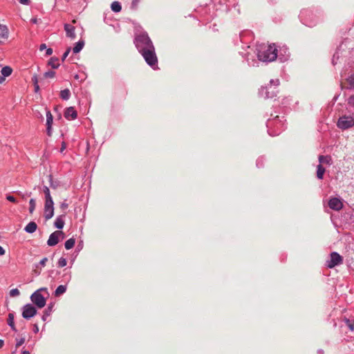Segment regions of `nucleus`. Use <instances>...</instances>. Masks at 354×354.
Wrapping results in <instances>:
<instances>
[{
	"mask_svg": "<svg viewBox=\"0 0 354 354\" xmlns=\"http://www.w3.org/2000/svg\"><path fill=\"white\" fill-rule=\"evenodd\" d=\"M286 120L283 115H275L270 118L266 122L268 133L271 136H275L281 133L286 128Z\"/></svg>",
	"mask_w": 354,
	"mask_h": 354,
	"instance_id": "1",
	"label": "nucleus"
},
{
	"mask_svg": "<svg viewBox=\"0 0 354 354\" xmlns=\"http://www.w3.org/2000/svg\"><path fill=\"white\" fill-rule=\"evenodd\" d=\"M257 51L258 59L262 62H270L277 57V49L274 44L260 46Z\"/></svg>",
	"mask_w": 354,
	"mask_h": 354,
	"instance_id": "2",
	"label": "nucleus"
},
{
	"mask_svg": "<svg viewBox=\"0 0 354 354\" xmlns=\"http://www.w3.org/2000/svg\"><path fill=\"white\" fill-rule=\"evenodd\" d=\"M133 43L140 53L147 50V49L154 47L152 41L147 32L137 35L134 38Z\"/></svg>",
	"mask_w": 354,
	"mask_h": 354,
	"instance_id": "3",
	"label": "nucleus"
},
{
	"mask_svg": "<svg viewBox=\"0 0 354 354\" xmlns=\"http://www.w3.org/2000/svg\"><path fill=\"white\" fill-rule=\"evenodd\" d=\"M279 79L270 80V83L267 86H261L259 89V95L265 99L275 97L278 92L277 86L279 85Z\"/></svg>",
	"mask_w": 354,
	"mask_h": 354,
	"instance_id": "4",
	"label": "nucleus"
},
{
	"mask_svg": "<svg viewBox=\"0 0 354 354\" xmlns=\"http://www.w3.org/2000/svg\"><path fill=\"white\" fill-rule=\"evenodd\" d=\"M140 54L149 66L153 69L158 68V57L156 53L155 47L147 49V50L140 53Z\"/></svg>",
	"mask_w": 354,
	"mask_h": 354,
	"instance_id": "5",
	"label": "nucleus"
},
{
	"mask_svg": "<svg viewBox=\"0 0 354 354\" xmlns=\"http://www.w3.org/2000/svg\"><path fill=\"white\" fill-rule=\"evenodd\" d=\"M41 292H45L47 296L49 295L46 288H41L34 292L30 296L32 302L39 308H42L46 304V299L41 295Z\"/></svg>",
	"mask_w": 354,
	"mask_h": 354,
	"instance_id": "6",
	"label": "nucleus"
},
{
	"mask_svg": "<svg viewBox=\"0 0 354 354\" xmlns=\"http://www.w3.org/2000/svg\"><path fill=\"white\" fill-rule=\"evenodd\" d=\"M343 261V257L339 253L333 252L330 254V259L326 261V266L328 268H333L342 264Z\"/></svg>",
	"mask_w": 354,
	"mask_h": 354,
	"instance_id": "7",
	"label": "nucleus"
},
{
	"mask_svg": "<svg viewBox=\"0 0 354 354\" xmlns=\"http://www.w3.org/2000/svg\"><path fill=\"white\" fill-rule=\"evenodd\" d=\"M338 128L345 130L354 126V118L350 115H343L337 121Z\"/></svg>",
	"mask_w": 354,
	"mask_h": 354,
	"instance_id": "8",
	"label": "nucleus"
},
{
	"mask_svg": "<svg viewBox=\"0 0 354 354\" xmlns=\"http://www.w3.org/2000/svg\"><path fill=\"white\" fill-rule=\"evenodd\" d=\"M37 314V309L30 304L22 307V317L26 319H30Z\"/></svg>",
	"mask_w": 354,
	"mask_h": 354,
	"instance_id": "9",
	"label": "nucleus"
},
{
	"mask_svg": "<svg viewBox=\"0 0 354 354\" xmlns=\"http://www.w3.org/2000/svg\"><path fill=\"white\" fill-rule=\"evenodd\" d=\"M60 236L62 239L64 238V234L62 231L57 230L52 233L47 241L48 245L54 246L57 245L59 241Z\"/></svg>",
	"mask_w": 354,
	"mask_h": 354,
	"instance_id": "10",
	"label": "nucleus"
},
{
	"mask_svg": "<svg viewBox=\"0 0 354 354\" xmlns=\"http://www.w3.org/2000/svg\"><path fill=\"white\" fill-rule=\"evenodd\" d=\"M54 215V202L53 201H46L44 204V217L46 220H49Z\"/></svg>",
	"mask_w": 354,
	"mask_h": 354,
	"instance_id": "11",
	"label": "nucleus"
},
{
	"mask_svg": "<svg viewBox=\"0 0 354 354\" xmlns=\"http://www.w3.org/2000/svg\"><path fill=\"white\" fill-rule=\"evenodd\" d=\"M343 206L342 202L338 198H331L328 201V207L333 210L339 211L343 208Z\"/></svg>",
	"mask_w": 354,
	"mask_h": 354,
	"instance_id": "12",
	"label": "nucleus"
},
{
	"mask_svg": "<svg viewBox=\"0 0 354 354\" xmlns=\"http://www.w3.org/2000/svg\"><path fill=\"white\" fill-rule=\"evenodd\" d=\"M64 118L68 120H75L77 117V113L73 106L68 107L64 113Z\"/></svg>",
	"mask_w": 354,
	"mask_h": 354,
	"instance_id": "13",
	"label": "nucleus"
},
{
	"mask_svg": "<svg viewBox=\"0 0 354 354\" xmlns=\"http://www.w3.org/2000/svg\"><path fill=\"white\" fill-rule=\"evenodd\" d=\"M75 29V27L71 24H64V30L66 31V36L72 39L76 37Z\"/></svg>",
	"mask_w": 354,
	"mask_h": 354,
	"instance_id": "14",
	"label": "nucleus"
},
{
	"mask_svg": "<svg viewBox=\"0 0 354 354\" xmlns=\"http://www.w3.org/2000/svg\"><path fill=\"white\" fill-rule=\"evenodd\" d=\"M8 29L6 26L0 24V43L8 38Z\"/></svg>",
	"mask_w": 354,
	"mask_h": 354,
	"instance_id": "15",
	"label": "nucleus"
},
{
	"mask_svg": "<svg viewBox=\"0 0 354 354\" xmlns=\"http://www.w3.org/2000/svg\"><path fill=\"white\" fill-rule=\"evenodd\" d=\"M53 117L50 111H46V126L47 133L48 136L51 134V127L53 124Z\"/></svg>",
	"mask_w": 354,
	"mask_h": 354,
	"instance_id": "16",
	"label": "nucleus"
},
{
	"mask_svg": "<svg viewBox=\"0 0 354 354\" xmlns=\"http://www.w3.org/2000/svg\"><path fill=\"white\" fill-rule=\"evenodd\" d=\"M37 228V223L34 221H31L26 225V226L24 227V230L27 233L32 234L36 231Z\"/></svg>",
	"mask_w": 354,
	"mask_h": 354,
	"instance_id": "17",
	"label": "nucleus"
},
{
	"mask_svg": "<svg viewBox=\"0 0 354 354\" xmlns=\"http://www.w3.org/2000/svg\"><path fill=\"white\" fill-rule=\"evenodd\" d=\"M64 216H65V214H63V215H60L58 217H57V218L55 219V223H54L55 227H57V229H59V230H61L64 227Z\"/></svg>",
	"mask_w": 354,
	"mask_h": 354,
	"instance_id": "18",
	"label": "nucleus"
},
{
	"mask_svg": "<svg viewBox=\"0 0 354 354\" xmlns=\"http://www.w3.org/2000/svg\"><path fill=\"white\" fill-rule=\"evenodd\" d=\"M325 168L321 165H318L317 167V177L318 179H323L324 178V174L325 173Z\"/></svg>",
	"mask_w": 354,
	"mask_h": 354,
	"instance_id": "19",
	"label": "nucleus"
},
{
	"mask_svg": "<svg viewBox=\"0 0 354 354\" xmlns=\"http://www.w3.org/2000/svg\"><path fill=\"white\" fill-rule=\"evenodd\" d=\"M8 324L9 325V326L11 328V329L13 331H15V332L17 331V329H16V327L15 325V322H14V314L13 313L8 314Z\"/></svg>",
	"mask_w": 354,
	"mask_h": 354,
	"instance_id": "20",
	"label": "nucleus"
},
{
	"mask_svg": "<svg viewBox=\"0 0 354 354\" xmlns=\"http://www.w3.org/2000/svg\"><path fill=\"white\" fill-rule=\"evenodd\" d=\"M66 291V285H60L56 288L54 295L55 297H59L60 295L64 294Z\"/></svg>",
	"mask_w": 354,
	"mask_h": 354,
	"instance_id": "21",
	"label": "nucleus"
},
{
	"mask_svg": "<svg viewBox=\"0 0 354 354\" xmlns=\"http://www.w3.org/2000/svg\"><path fill=\"white\" fill-rule=\"evenodd\" d=\"M331 157L330 156H323V155H320L319 156V163L322 165V163H326V164H328V165H330L331 164Z\"/></svg>",
	"mask_w": 354,
	"mask_h": 354,
	"instance_id": "22",
	"label": "nucleus"
},
{
	"mask_svg": "<svg viewBox=\"0 0 354 354\" xmlns=\"http://www.w3.org/2000/svg\"><path fill=\"white\" fill-rule=\"evenodd\" d=\"M84 46V41L83 40L79 41L77 42L75 45V46L73 48V51L74 53H78L82 50Z\"/></svg>",
	"mask_w": 354,
	"mask_h": 354,
	"instance_id": "23",
	"label": "nucleus"
},
{
	"mask_svg": "<svg viewBox=\"0 0 354 354\" xmlns=\"http://www.w3.org/2000/svg\"><path fill=\"white\" fill-rule=\"evenodd\" d=\"M12 69L8 66H3L1 68V73L3 77H8L12 74Z\"/></svg>",
	"mask_w": 354,
	"mask_h": 354,
	"instance_id": "24",
	"label": "nucleus"
},
{
	"mask_svg": "<svg viewBox=\"0 0 354 354\" xmlns=\"http://www.w3.org/2000/svg\"><path fill=\"white\" fill-rule=\"evenodd\" d=\"M53 308V304H50L48 308L44 310L41 319L44 322L46 320V318L50 316Z\"/></svg>",
	"mask_w": 354,
	"mask_h": 354,
	"instance_id": "25",
	"label": "nucleus"
},
{
	"mask_svg": "<svg viewBox=\"0 0 354 354\" xmlns=\"http://www.w3.org/2000/svg\"><path fill=\"white\" fill-rule=\"evenodd\" d=\"M48 65L53 68H57L59 66V59L57 57H51L48 61Z\"/></svg>",
	"mask_w": 354,
	"mask_h": 354,
	"instance_id": "26",
	"label": "nucleus"
},
{
	"mask_svg": "<svg viewBox=\"0 0 354 354\" xmlns=\"http://www.w3.org/2000/svg\"><path fill=\"white\" fill-rule=\"evenodd\" d=\"M112 11L115 12H119L122 10V6L118 1H113L111 5Z\"/></svg>",
	"mask_w": 354,
	"mask_h": 354,
	"instance_id": "27",
	"label": "nucleus"
},
{
	"mask_svg": "<svg viewBox=\"0 0 354 354\" xmlns=\"http://www.w3.org/2000/svg\"><path fill=\"white\" fill-rule=\"evenodd\" d=\"M70 96H71V92H70L69 89L66 88V89L61 91L60 97L62 100H67L69 99Z\"/></svg>",
	"mask_w": 354,
	"mask_h": 354,
	"instance_id": "28",
	"label": "nucleus"
},
{
	"mask_svg": "<svg viewBox=\"0 0 354 354\" xmlns=\"http://www.w3.org/2000/svg\"><path fill=\"white\" fill-rule=\"evenodd\" d=\"M48 178H49L50 187L53 189H56L59 186V182L57 180H53V178L52 175H49Z\"/></svg>",
	"mask_w": 354,
	"mask_h": 354,
	"instance_id": "29",
	"label": "nucleus"
},
{
	"mask_svg": "<svg viewBox=\"0 0 354 354\" xmlns=\"http://www.w3.org/2000/svg\"><path fill=\"white\" fill-rule=\"evenodd\" d=\"M75 243V239L74 238H71L65 242V243H64L65 248L66 250H70L74 247Z\"/></svg>",
	"mask_w": 354,
	"mask_h": 354,
	"instance_id": "30",
	"label": "nucleus"
},
{
	"mask_svg": "<svg viewBox=\"0 0 354 354\" xmlns=\"http://www.w3.org/2000/svg\"><path fill=\"white\" fill-rule=\"evenodd\" d=\"M43 192L45 195V201H52L53 198L50 193V189L47 186H44L43 187Z\"/></svg>",
	"mask_w": 354,
	"mask_h": 354,
	"instance_id": "31",
	"label": "nucleus"
},
{
	"mask_svg": "<svg viewBox=\"0 0 354 354\" xmlns=\"http://www.w3.org/2000/svg\"><path fill=\"white\" fill-rule=\"evenodd\" d=\"M347 82L348 84V88L354 90V74H352L347 78Z\"/></svg>",
	"mask_w": 354,
	"mask_h": 354,
	"instance_id": "32",
	"label": "nucleus"
},
{
	"mask_svg": "<svg viewBox=\"0 0 354 354\" xmlns=\"http://www.w3.org/2000/svg\"><path fill=\"white\" fill-rule=\"evenodd\" d=\"M36 206L35 200L34 198H31L29 201V212L32 214L35 211Z\"/></svg>",
	"mask_w": 354,
	"mask_h": 354,
	"instance_id": "33",
	"label": "nucleus"
},
{
	"mask_svg": "<svg viewBox=\"0 0 354 354\" xmlns=\"http://www.w3.org/2000/svg\"><path fill=\"white\" fill-rule=\"evenodd\" d=\"M9 295L11 297H15L20 295V292L17 288H14L10 290Z\"/></svg>",
	"mask_w": 354,
	"mask_h": 354,
	"instance_id": "34",
	"label": "nucleus"
},
{
	"mask_svg": "<svg viewBox=\"0 0 354 354\" xmlns=\"http://www.w3.org/2000/svg\"><path fill=\"white\" fill-rule=\"evenodd\" d=\"M141 0H132L131 4V9L136 10H137L139 3H140Z\"/></svg>",
	"mask_w": 354,
	"mask_h": 354,
	"instance_id": "35",
	"label": "nucleus"
},
{
	"mask_svg": "<svg viewBox=\"0 0 354 354\" xmlns=\"http://www.w3.org/2000/svg\"><path fill=\"white\" fill-rule=\"evenodd\" d=\"M66 263H67V261H66V259L65 258H64V257H61V258L59 259L58 262H57V265H58V266H59V267H60V268H63V267L66 266Z\"/></svg>",
	"mask_w": 354,
	"mask_h": 354,
	"instance_id": "36",
	"label": "nucleus"
},
{
	"mask_svg": "<svg viewBox=\"0 0 354 354\" xmlns=\"http://www.w3.org/2000/svg\"><path fill=\"white\" fill-rule=\"evenodd\" d=\"M44 75L46 78H53L55 75V72L53 71H48L46 72Z\"/></svg>",
	"mask_w": 354,
	"mask_h": 354,
	"instance_id": "37",
	"label": "nucleus"
},
{
	"mask_svg": "<svg viewBox=\"0 0 354 354\" xmlns=\"http://www.w3.org/2000/svg\"><path fill=\"white\" fill-rule=\"evenodd\" d=\"M48 261V258L44 257L43 258L39 263L38 265H36V268H39V266H41V267H44L46 266V262Z\"/></svg>",
	"mask_w": 354,
	"mask_h": 354,
	"instance_id": "38",
	"label": "nucleus"
},
{
	"mask_svg": "<svg viewBox=\"0 0 354 354\" xmlns=\"http://www.w3.org/2000/svg\"><path fill=\"white\" fill-rule=\"evenodd\" d=\"M25 342V338L24 337H21L20 339H17V342H16V347H19L20 346H21Z\"/></svg>",
	"mask_w": 354,
	"mask_h": 354,
	"instance_id": "39",
	"label": "nucleus"
},
{
	"mask_svg": "<svg viewBox=\"0 0 354 354\" xmlns=\"http://www.w3.org/2000/svg\"><path fill=\"white\" fill-rule=\"evenodd\" d=\"M71 50V48L70 47H68L66 52L63 54L62 55V60L64 62L65 60V59L67 57V56L68 55V54L70 53Z\"/></svg>",
	"mask_w": 354,
	"mask_h": 354,
	"instance_id": "40",
	"label": "nucleus"
},
{
	"mask_svg": "<svg viewBox=\"0 0 354 354\" xmlns=\"http://www.w3.org/2000/svg\"><path fill=\"white\" fill-rule=\"evenodd\" d=\"M6 199L8 201H9L10 202H12V203H17V199L13 196H12V195H7L6 196Z\"/></svg>",
	"mask_w": 354,
	"mask_h": 354,
	"instance_id": "41",
	"label": "nucleus"
},
{
	"mask_svg": "<svg viewBox=\"0 0 354 354\" xmlns=\"http://www.w3.org/2000/svg\"><path fill=\"white\" fill-rule=\"evenodd\" d=\"M68 204L65 201L62 202L61 204H60V208L62 209V210H65L68 208Z\"/></svg>",
	"mask_w": 354,
	"mask_h": 354,
	"instance_id": "42",
	"label": "nucleus"
},
{
	"mask_svg": "<svg viewBox=\"0 0 354 354\" xmlns=\"http://www.w3.org/2000/svg\"><path fill=\"white\" fill-rule=\"evenodd\" d=\"M19 1L23 5H28L30 3V0H19Z\"/></svg>",
	"mask_w": 354,
	"mask_h": 354,
	"instance_id": "43",
	"label": "nucleus"
},
{
	"mask_svg": "<svg viewBox=\"0 0 354 354\" xmlns=\"http://www.w3.org/2000/svg\"><path fill=\"white\" fill-rule=\"evenodd\" d=\"M32 82H33L34 85H35V84H38V80H37V75H34V76L32 77Z\"/></svg>",
	"mask_w": 354,
	"mask_h": 354,
	"instance_id": "44",
	"label": "nucleus"
},
{
	"mask_svg": "<svg viewBox=\"0 0 354 354\" xmlns=\"http://www.w3.org/2000/svg\"><path fill=\"white\" fill-rule=\"evenodd\" d=\"M39 331V327H38V325L37 324H34V326H33V332L35 333H38Z\"/></svg>",
	"mask_w": 354,
	"mask_h": 354,
	"instance_id": "45",
	"label": "nucleus"
},
{
	"mask_svg": "<svg viewBox=\"0 0 354 354\" xmlns=\"http://www.w3.org/2000/svg\"><path fill=\"white\" fill-rule=\"evenodd\" d=\"M348 103L354 105V96L352 95L348 98Z\"/></svg>",
	"mask_w": 354,
	"mask_h": 354,
	"instance_id": "46",
	"label": "nucleus"
},
{
	"mask_svg": "<svg viewBox=\"0 0 354 354\" xmlns=\"http://www.w3.org/2000/svg\"><path fill=\"white\" fill-rule=\"evenodd\" d=\"M52 53H53V49L52 48H48L46 50V55H52Z\"/></svg>",
	"mask_w": 354,
	"mask_h": 354,
	"instance_id": "47",
	"label": "nucleus"
},
{
	"mask_svg": "<svg viewBox=\"0 0 354 354\" xmlns=\"http://www.w3.org/2000/svg\"><path fill=\"white\" fill-rule=\"evenodd\" d=\"M6 253L5 250L0 245V255H4Z\"/></svg>",
	"mask_w": 354,
	"mask_h": 354,
	"instance_id": "48",
	"label": "nucleus"
},
{
	"mask_svg": "<svg viewBox=\"0 0 354 354\" xmlns=\"http://www.w3.org/2000/svg\"><path fill=\"white\" fill-rule=\"evenodd\" d=\"M34 86H35V92H38V91H39V85H38V84H35Z\"/></svg>",
	"mask_w": 354,
	"mask_h": 354,
	"instance_id": "49",
	"label": "nucleus"
},
{
	"mask_svg": "<svg viewBox=\"0 0 354 354\" xmlns=\"http://www.w3.org/2000/svg\"><path fill=\"white\" fill-rule=\"evenodd\" d=\"M5 77L3 75L0 76V83H2L5 80Z\"/></svg>",
	"mask_w": 354,
	"mask_h": 354,
	"instance_id": "50",
	"label": "nucleus"
},
{
	"mask_svg": "<svg viewBox=\"0 0 354 354\" xmlns=\"http://www.w3.org/2000/svg\"><path fill=\"white\" fill-rule=\"evenodd\" d=\"M4 342L3 340L0 339V348H1L3 346Z\"/></svg>",
	"mask_w": 354,
	"mask_h": 354,
	"instance_id": "51",
	"label": "nucleus"
},
{
	"mask_svg": "<svg viewBox=\"0 0 354 354\" xmlns=\"http://www.w3.org/2000/svg\"><path fill=\"white\" fill-rule=\"evenodd\" d=\"M46 48V44H41V45L40 46V50H43L44 48Z\"/></svg>",
	"mask_w": 354,
	"mask_h": 354,
	"instance_id": "52",
	"label": "nucleus"
},
{
	"mask_svg": "<svg viewBox=\"0 0 354 354\" xmlns=\"http://www.w3.org/2000/svg\"><path fill=\"white\" fill-rule=\"evenodd\" d=\"M37 19H35H35H31V22H32V23H33V24H36V23H37Z\"/></svg>",
	"mask_w": 354,
	"mask_h": 354,
	"instance_id": "53",
	"label": "nucleus"
},
{
	"mask_svg": "<svg viewBox=\"0 0 354 354\" xmlns=\"http://www.w3.org/2000/svg\"><path fill=\"white\" fill-rule=\"evenodd\" d=\"M21 354H30V352L28 351H23Z\"/></svg>",
	"mask_w": 354,
	"mask_h": 354,
	"instance_id": "54",
	"label": "nucleus"
},
{
	"mask_svg": "<svg viewBox=\"0 0 354 354\" xmlns=\"http://www.w3.org/2000/svg\"><path fill=\"white\" fill-rule=\"evenodd\" d=\"M317 352H318V353H319V354H324V351H323V350H322V349L318 350V351H317Z\"/></svg>",
	"mask_w": 354,
	"mask_h": 354,
	"instance_id": "55",
	"label": "nucleus"
},
{
	"mask_svg": "<svg viewBox=\"0 0 354 354\" xmlns=\"http://www.w3.org/2000/svg\"><path fill=\"white\" fill-rule=\"evenodd\" d=\"M64 149H65V145H64V144H63L62 149H61V151H62Z\"/></svg>",
	"mask_w": 354,
	"mask_h": 354,
	"instance_id": "56",
	"label": "nucleus"
}]
</instances>
